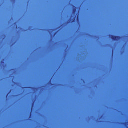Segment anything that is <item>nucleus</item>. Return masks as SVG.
<instances>
[{"label": "nucleus", "instance_id": "2", "mask_svg": "<svg viewBox=\"0 0 128 128\" xmlns=\"http://www.w3.org/2000/svg\"><path fill=\"white\" fill-rule=\"evenodd\" d=\"M69 22H70L71 24H72V22H74V20H70Z\"/></svg>", "mask_w": 128, "mask_h": 128}, {"label": "nucleus", "instance_id": "1", "mask_svg": "<svg viewBox=\"0 0 128 128\" xmlns=\"http://www.w3.org/2000/svg\"><path fill=\"white\" fill-rule=\"evenodd\" d=\"M109 36L112 38V40H114V42H118V40H122V37L120 36L109 35Z\"/></svg>", "mask_w": 128, "mask_h": 128}, {"label": "nucleus", "instance_id": "4", "mask_svg": "<svg viewBox=\"0 0 128 128\" xmlns=\"http://www.w3.org/2000/svg\"><path fill=\"white\" fill-rule=\"evenodd\" d=\"M74 12H76V9H75V10H74Z\"/></svg>", "mask_w": 128, "mask_h": 128}, {"label": "nucleus", "instance_id": "3", "mask_svg": "<svg viewBox=\"0 0 128 128\" xmlns=\"http://www.w3.org/2000/svg\"><path fill=\"white\" fill-rule=\"evenodd\" d=\"M56 34V33H55L54 36H55Z\"/></svg>", "mask_w": 128, "mask_h": 128}]
</instances>
